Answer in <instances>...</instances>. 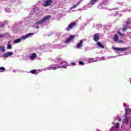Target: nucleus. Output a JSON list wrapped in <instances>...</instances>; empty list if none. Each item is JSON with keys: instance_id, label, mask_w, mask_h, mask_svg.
<instances>
[{"instance_id": "obj_22", "label": "nucleus", "mask_w": 131, "mask_h": 131, "mask_svg": "<svg viewBox=\"0 0 131 131\" xmlns=\"http://www.w3.org/2000/svg\"><path fill=\"white\" fill-rule=\"evenodd\" d=\"M115 126H116V128L117 127H118V126H119V123H117L115 124Z\"/></svg>"}, {"instance_id": "obj_20", "label": "nucleus", "mask_w": 131, "mask_h": 131, "mask_svg": "<svg viewBox=\"0 0 131 131\" xmlns=\"http://www.w3.org/2000/svg\"><path fill=\"white\" fill-rule=\"evenodd\" d=\"M0 70L2 71H0V72H4V71H5L6 70V69H5V68H4V67H1Z\"/></svg>"}, {"instance_id": "obj_33", "label": "nucleus", "mask_w": 131, "mask_h": 131, "mask_svg": "<svg viewBox=\"0 0 131 131\" xmlns=\"http://www.w3.org/2000/svg\"><path fill=\"white\" fill-rule=\"evenodd\" d=\"M124 106V107H126V104H125Z\"/></svg>"}, {"instance_id": "obj_1", "label": "nucleus", "mask_w": 131, "mask_h": 131, "mask_svg": "<svg viewBox=\"0 0 131 131\" xmlns=\"http://www.w3.org/2000/svg\"><path fill=\"white\" fill-rule=\"evenodd\" d=\"M66 66H67V63L65 62V64H62L61 66H58V64L50 66L49 67L44 69V70H56L58 68H66Z\"/></svg>"}, {"instance_id": "obj_12", "label": "nucleus", "mask_w": 131, "mask_h": 131, "mask_svg": "<svg viewBox=\"0 0 131 131\" xmlns=\"http://www.w3.org/2000/svg\"><path fill=\"white\" fill-rule=\"evenodd\" d=\"M82 43H83V41L82 40H80V42L77 44V49H79L80 47H82Z\"/></svg>"}, {"instance_id": "obj_9", "label": "nucleus", "mask_w": 131, "mask_h": 131, "mask_svg": "<svg viewBox=\"0 0 131 131\" xmlns=\"http://www.w3.org/2000/svg\"><path fill=\"white\" fill-rule=\"evenodd\" d=\"M114 50L115 51H118L119 52H123V51H125L126 48H113Z\"/></svg>"}, {"instance_id": "obj_32", "label": "nucleus", "mask_w": 131, "mask_h": 131, "mask_svg": "<svg viewBox=\"0 0 131 131\" xmlns=\"http://www.w3.org/2000/svg\"><path fill=\"white\" fill-rule=\"evenodd\" d=\"M33 11H34V12H35V9H33Z\"/></svg>"}, {"instance_id": "obj_34", "label": "nucleus", "mask_w": 131, "mask_h": 131, "mask_svg": "<svg viewBox=\"0 0 131 131\" xmlns=\"http://www.w3.org/2000/svg\"><path fill=\"white\" fill-rule=\"evenodd\" d=\"M62 64H63V63H62V62L60 63V64H61V65H62Z\"/></svg>"}, {"instance_id": "obj_3", "label": "nucleus", "mask_w": 131, "mask_h": 131, "mask_svg": "<svg viewBox=\"0 0 131 131\" xmlns=\"http://www.w3.org/2000/svg\"><path fill=\"white\" fill-rule=\"evenodd\" d=\"M105 57H102L101 58H100L99 59L95 60L93 58H89L88 60L89 63H93V62H97V61H99V60H105Z\"/></svg>"}, {"instance_id": "obj_18", "label": "nucleus", "mask_w": 131, "mask_h": 131, "mask_svg": "<svg viewBox=\"0 0 131 131\" xmlns=\"http://www.w3.org/2000/svg\"><path fill=\"white\" fill-rule=\"evenodd\" d=\"M21 40V38L16 39L14 40V43H19V42H20Z\"/></svg>"}, {"instance_id": "obj_28", "label": "nucleus", "mask_w": 131, "mask_h": 131, "mask_svg": "<svg viewBox=\"0 0 131 131\" xmlns=\"http://www.w3.org/2000/svg\"><path fill=\"white\" fill-rule=\"evenodd\" d=\"M72 65H73L74 66L75 65V62L72 63Z\"/></svg>"}, {"instance_id": "obj_19", "label": "nucleus", "mask_w": 131, "mask_h": 131, "mask_svg": "<svg viewBox=\"0 0 131 131\" xmlns=\"http://www.w3.org/2000/svg\"><path fill=\"white\" fill-rule=\"evenodd\" d=\"M97 46H98V47H99V48H101V49H104V46L100 42H97Z\"/></svg>"}, {"instance_id": "obj_35", "label": "nucleus", "mask_w": 131, "mask_h": 131, "mask_svg": "<svg viewBox=\"0 0 131 131\" xmlns=\"http://www.w3.org/2000/svg\"><path fill=\"white\" fill-rule=\"evenodd\" d=\"M36 28H38V27H36Z\"/></svg>"}, {"instance_id": "obj_29", "label": "nucleus", "mask_w": 131, "mask_h": 131, "mask_svg": "<svg viewBox=\"0 0 131 131\" xmlns=\"http://www.w3.org/2000/svg\"><path fill=\"white\" fill-rule=\"evenodd\" d=\"M118 120H119V121H120V120H121V119H120V118H119Z\"/></svg>"}, {"instance_id": "obj_6", "label": "nucleus", "mask_w": 131, "mask_h": 131, "mask_svg": "<svg viewBox=\"0 0 131 131\" xmlns=\"http://www.w3.org/2000/svg\"><path fill=\"white\" fill-rule=\"evenodd\" d=\"M32 35H33V33H30L27 34V35H26L25 36H23L21 37V38L22 39H26V38H28L30 36H32Z\"/></svg>"}, {"instance_id": "obj_15", "label": "nucleus", "mask_w": 131, "mask_h": 131, "mask_svg": "<svg viewBox=\"0 0 131 131\" xmlns=\"http://www.w3.org/2000/svg\"><path fill=\"white\" fill-rule=\"evenodd\" d=\"M128 24H129V21H127L126 25L124 26V28L122 29L123 31H126V29L127 28V26H128Z\"/></svg>"}, {"instance_id": "obj_5", "label": "nucleus", "mask_w": 131, "mask_h": 131, "mask_svg": "<svg viewBox=\"0 0 131 131\" xmlns=\"http://www.w3.org/2000/svg\"><path fill=\"white\" fill-rule=\"evenodd\" d=\"M114 40L116 42H119V43L123 42V41L122 40H118V36L117 35H115L114 37Z\"/></svg>"}, {"instance_id": "obj_23", "label": "nucleus", "mask_w": 131, "mask_h": 131, "mask_svg": "<svg viewBox=\"0 0 131 131\" xmlns=\"http://www.w3.org/2000/svg\"><path fill=\"white\" fill-rule=\"evenodd\" d=\"M80 65H84V63H83V62L82 61H79Z\"/></svg>"}, {"instance_id": "obj_4", "label": "nucleus", "mask_w": 131, "mask_h": 131, "mask_svg": "<svg viewBox=\"0 0 131 131\" xmlns=\"http://www.w3.org/2000/svg\"><path fill=\"white\" fill-rule=\"evenodd\" d=\"M52 3L53 1H52V0H47L44 3V7H49V6H51V5H52Z\"/></svg>"}, {"instance_id": "obj_11", "label": "nucleus", "mask_w": 131, "mask_h": 131, "mask_svg": "<svg viewBox=\"0 0 131 131\" xmlns=\"http://www.w3.org/2000/svg\"><path fill=\"white\" fill-rule=\"evenodd\" d=\"M99 37L100 36L98 34H95L94 35V40H95V41H98V40H99Z\"/></svg>"}, {"instance_id": "obj_10", "label": "nucleus", "mask_w": 131, "mask_h": 131, "mask_svg": "<svg viewBox=\"0 0 131 131\" xmlns=\"http://www.w3.org/2000/svg\"><path fill=\"white\" fill-rule=\"evenodd\" d=\"M13 52H11L6 53L3 55V57H4V58L10 57V56H12V55H13Z\"/></svg>"}, {"instance_id": "obj_24", "label": "nucleus", "mask_w": 131, "mask_h": 131, "mask_svg": "<svg viewBox=\"0 0 131 131\" xmlns=\"http://www.w3.org/2000/svg\"><path fill=\"white\" fill-rule=\"evenodd\" d=\"M76 6L77 5H75L74 6H73V7H72L71 8V9H75V8H76Z\"/></svg>"}, {"instance_id": "obj_16", "label": "nucleus", "mask_w": 131, "mask_h": 131, "mask_svg": "<svg viewBox=\"0 0 131 131\" xmlns=\"http://www.w3.org/2000/svg\"><path fill=\"white\" fill-rule=\"evenodd\" d=\"M127 122H128V118H127V117L125 116V119L123 121V123H126V124H127Z\"/></svg>"}, {"instance_id": "obj_30", "label": "nucleus", "mask_w": 131, "mask_h": 131, "mask_svg": "<svg viewBox=\"0 0 131 131\" xmlns=\"http://www.w3.org/2000/svg\"><path fill=\"white\" fill-rule=\"evenodd\" d=\"M3 36H4V35H0V37H3Z\"/></svg>"}, {"instance_id": "obj_31", "label": "nucleus", "mask_w": 131, "mask_h": 131, "mask_svg": "<svg viewBox=\"0 0 131 131\" xmlns=\"http://www.w3.org/2000/svg\"><path fill=\"white\" fill-rule=\"evenodd\" d=\"M125 111H126H126H127V108H125Z\"/></svg>"}, {"instance_id": "obj_27", "label": "nucleus", "mask_w": 131, "mask_h": 131, "mask_svg": "<svg viewBox=\"0 0 131 131\" xmlns=\"http://www.w3.org/2000/svg\"><path fill=\"white\" fill-rule=\"evenodd\" d=\"M118 34H119V35H122V34H121L120 32H118Z\"/></svg>"}, {"instance_id": "obj_14", "label": "nucleus", "mask_w": 131, "mask_h": 131, "mask_svg": "<svg viewBox=\"0 0 131 131\" xmlns=\"http://www.w3.org/2000/svg\"><path fill=\"white\" fill-rule=\"evenodd\" d=\"M0 52H6V47L3 46H0Z\"/></svg>"}, {"instance_id": "obj_36", "label": "nucleus", "mask_w": 131, "mask_h": 131, "mask_svg": "<svg viewBox=\"0 0 131 131\" xmlns=\"http://www.w3.org/2000/svg\"><path fill=\"white\" fill-rule=\"evenodd\" d=\"M130 126H131V124H130Z\"/></svg>"}, {"instance_id": "obj_13", "label": "nucleus", "mask_w": 131, "mask_h": 131, "mask_svg": "<svg viewBox=\"0 0 131 131\" xmlns=\"http://www.w3.org/2000/svg\"><path fill=\"white\" fill-rule=\"evenodd\" d=\"M35 58H36V54H35V53L32 54L30 56L31 60H34V59H35Z\"/></svg>"}, {"instance_id": "obj_21", "label": "nucleus", "mask_w": 131, "mask_h": 131, "mask_svg": "<svg viewBox=\"0 0 131 131\" xmlns=\"http://www.w3.org/2000/svg\"><path fill=\"white\" fill-rule=\"evenodd\" d=\"M98 0H91V5H94V4H95V3H97V1Z\"/></svg>"}, {"instance_id": "obj_26", "label": "nucleus", "mask_w": 131, "mask_h": 131, "mask_svg": "<svg viewBox=\"0 0 131 131\" xmlns=\"http://www.w3.org/2000/svg\"><path fill=\"white\" fill-rule=\"evenodd\" d=\"M6 12H9L10 11H9V8H7L5 9Z\"/></svg>"}, {"instance_id": "obj_17", "label": "nucleus", "mask_w": 131, "mask_h": 131, "mask_svg": "<svg viewBox=\"0 0 131 131\" xmlns=\"http://www.w3.org/2000/svg\"><path fill=\"white\" fill-rule=\"evenodd\" d=\"M8 50H11L12 49V46L11 45V41H9L7 45Z\"/></svg>"}, {"instance_id": "obj_2", "label": "nucleus", "mask_w": 131, "mask_h": 131, "mask_svg": "<svg viewBox=\"0 0 131 131\" xmlns=\"http://www.w3.org/2000/svg\"><path fill=\"white\" fill-rule=\"evenodd\" d=\"M51 15H47L46 16H45L43 17V18L40 20L39 21H38L36 24L38 25L39 24H41L42 23H43V22H45V21H47V20H49V19H50Z\"/></svg>"}, {"instance_id": "obj_25", "label": "nucleus", "mask_w": 131, "mask_h": 131, "mask_svg": "<svg viewBox=\"0 0 131 131\" xmlns=\"http://www.w3.org/2000/svg\"><path fill=\"white\" fill-rule=\"evenodd\" d=\"M31 73H32V74H34V73H35V71H31Z\"/></svg>"}, {"instance_id": "obj_8", "label": "nucleus", "mask_w": 131, "mask_h": 131, "mask_svg": "<svg viewBox=\"0 0 131 131\" xmlns=\"http://www.w3.org/2000/svg\"><path fill=\"white\" fill-rule=\"evenodd\" d=\"M75 25V23H72L70 25H69L68 27L67 28V30L68 31H69L70 29L72 28H73L74 27V26Z\"/></svg>"}, {"instance_id": "obj_7", "label": "nucleus", "mask_w": 131, "mask_h": 131, "mask_svg": "<svg viewBox=\"0 0 131 131\" xmlns=\"http://www.w3.org/2000/svg\"><path fill=\"white\" fill-rule=\"evenodd\" d=\"M75 37V35H71L70 36L67 40L65 41V43H68V42H70L72 39H73Z\"/></svg>"}]
</instances>
